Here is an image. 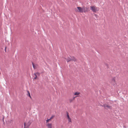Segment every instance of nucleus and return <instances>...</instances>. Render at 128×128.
Segmentation results:
<instances>
[{
	"mask_svg": "<svg viewBox=\"0 0 128 128\" xmlns=\"http://www.w3.org/2000/svg\"><path fill=\"white\" fill-rule=\"evenodd\" d=\"M80 94V93L78 92H76L74 94L75 95H78Z\"/></svg>",
	"mask_w": 128,
	"mask_h": 128,
	"instance_id": "nucleus-12",
	"label": "nucleus"
},
{
	"mask_svg": "<svg viewBox=\"0 0 128 128\" xmlns=\"http://www.w3.org/2000/svg\"><path fill=\"white\" fill-rule=\"evenodd\" d=\"M27 92L28 93V94H27V95L28 96H29L30 98H31V97L30 96L29 91L28 90V91H27Z\"/></svg>",
	"mask_w": 128,
	"mask_h": 128,
	"instance_id": "nucleus-10",
	"label": "nucleus"
},
{
	"mask_svg": "<svg viewBox=\"0 0 128 128\" xmlns=\"http://www.w3.org/2000/svg\"><path fill=\"white\" fill-rule=\"evenodd\" d=\"M6 47L5 48V51L6 52Z\"/></svg>",
	"mask_w": 128,
	"mask_h": 128,
	"instance_id": "nucleus-18",
	"label": "nucleus"
},
{
	"mask_svg": "<svg viewBox=\"0 0 128 128\" xmlns=\"http://www.w3.org/2000/svg\"><path fill=\"white\" fill-rule=\"evenodd\" d=\"M77 8L78 10V12H82V7L81 8L80 7H77Z\"/></svg>",
	"mask_w": 128,
	"mask_h": 128,
	"instance_id": "nucleus-8",
	"label": "nucleus"
},
{
	"mask_svg": "<svg viewBox=\"0 0 128 128\" xmlns=\"http://www.w3.org/2000/svg\"><path fill=\"white\" fill-rule=\"evenodd\" d=\"M72 60H74V61H75L76 60V59L74 58L73 57L72 58H68L66 60V61L67 62H68Z\"/></svg>",
	"mask_w": 128,
	"mask_h": 128,
	"instance_id": "nucleus-4",
	"label": "nucleus"
},
{
	"mask_svg": "<svg viewBox=\"0 0 128 128\" xmlns=\"http://www.w3.org/2000/svg\"><path fill=\"white\" fill-rule=\"evenodd\" d=\"M90 10L94 12H96L99 10V8L93 6H90Z\"/></svg>",
	"mask_w": 128,
	"mask_h": 128,
	"instance_id": "nucleus-1",
	"label": "nucleus"
},
{
	"mask_svg": "<svg viewBox=\"0 0 128 128\" xmlns=\"http://www.w3.org/2000/svg\"><path fill=\"white\" fill-rule=\"evenodd\" d=\"M116 78V77H114L113 78L112 80V84H114V83H115V79Z\"/></svg>",
	"mask_w": 128,
	"mask_h": 128,
	"instance_id": "nucleus-9",
	"label": "nucleus"
},
{
	"mask_svg": "<svg viewBox=\"0 0 128 128\" xmlns=\"http://www.w3.org/2000/svg\"><path fill=\"white\" fill-rule=\"evenodd\" d=\"M30 121H29L28 123H24V128H27L31 124Z\"/></svg>",
	"mask_w": 128,
	"mask_h": 128,
	"instance_id": "nucleus-2",
	"label": "nucleus"
},
{
	"mask_svg": "<svg viewBox=\"0 0 128 128\" xmlns=\"http://www.w3.org/2000/svg\"><path fill=\"white\" fill-rule=\"evenodd\" d=\"M34 74L35 76V77L34 78V79H36L37 78V75H36V73H34Z\"/></svg>",
	"mask_w": 128,
	"mask_h": 128,
	"instance_id": "nucleus-13",
	"label": "nucleus"
},
{
	"mask_svg": "<svg viewBox=\"0 0 128 128\" xmlns=\"http://www.w3.org/2000/svg\"><path fill=\"white\" fill-rule=\"evenodd\" d=\"M68 121L69 122H71V119L70 118H69V119H68Z\"/></svg>",
	"mask_w": 128,
	"mask_h": 128,
	"instance_id": "nucleus-15",
	"label": "nucleus"
},
{
	"mask_svg": "<svg viewBox=\"0 0 128 128\" xmlns=\"http://www.w3.org/2000/svg\"><path fill=\"white\" fill-rule=\"evenodd\" d=\"M54 116V115H52L49 119H48L46 120V123H48L49 121L50 120L52 119Z\"/></svg>",
	"mask_w": 128,
	"mask_h": 128,
	"instance_id": "nucleus-7",
	"label": "nucleus"
},
{
	"mask_svg": "<svg viewBox=\"0 0 128 128\" xmlns=\"http://www.w3.org/2000/svg\"><path fill=\"white\" fill-rule=\"evenodd\" d=\"M94 15L96 18H97V17L98 16V15L97 14H94Z\"/></svg>",
	"mask_w": 128,
	"mask_h": 128,
	"instance_id": "nucleus-17",
	"label": "nucleus"
},
{
	"mask_svg": "<svg viewBox=\"0 0 128 128\" xmlns=\"http://www.w3.org/2000/svg\"><path fill=\"white\" fill-rule=\"evenodd\" d=\"M66 114H67V118L68 119L70 118V117L68 115V112H66Z\"/></svg>",
	"mask_w": 128,
	"mask_h": 128,
	"instance_id": "nucleus-11",
	"label": "nucleus"
},
{
	"mask_svg": "<svg viewBox=\"0 0 128 128\" xmlns=\"http://www.w3.org/2000/svg\"><path fill=\"white\" fill-rule=\"evenodd\" d=\"M46 126L48 128H52V124L51 123H47Z\"/></svg>",
	"mask_w": 128,
	"mask_h": 128,
	"instance_id": "nucleus-5",
	"label": "nucleus"
},
{
	"mask_svg": "<svg viewBox=\"0 0 128 128\" xmlns=\"http://www.w3.org/2000/svg\"><path fill=\"white\" fill-rule=\"evenodd\" d=\"M82 12H86L89 11L88 8L85 7L83 6L82 7Z\"/></svg>",
	"mask_w": 128,
	"mask_h": 128,
	"instance_id": "nucleus-3",
	"label": "nucleus"
},
{
	"mask_svg": "<svg viewBox=\"0 0 128 128\" xmlns=\"http://www.w3.org/2000/svg\"><path fill=\"white\" fill-rule=\"evenodd\" d=\"M103 106L106 109H111L112 108L111 106H109L108 105H104Z\"/></svg>",
	"mask_w": 128,
	"mask_h": 128,
	"instance_id": "nucleus-6",
	"label": "nucleus"
},
{
	"mask_svg": "<svg viewBox=\"0 0 128 128\" xmlns=\"http://www.w3.org/2000/svg\"><path fill=\"white\" fill-rule=\"evenodd\" d=\"M32 66H33V68H34V69H35L36 68V67H35V66L34 65V64H33V63H32Z\"/></svg>",
	"mask_w": 128,
	"mask_h": 128,
	"instance_id": "nucleus-14",
	"label": "nucleus"
},
{
	"mask_svg": "<svg viewBox=\"0 0 128 128\" xmlns=\"http://www.w3.org/2000/svg\"><path fill=\"white\" fill-rule=\"evenodd\" d=\"M36 74L37 76H39L40 75V74L38 72H36Z\"/></svg>",
	"mask_w": 128,
	"mask_h": 128,
	"instance_id": "nucleus-16",
	"label": "nucleus"
}]
</instances>
